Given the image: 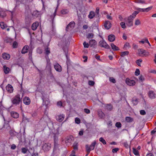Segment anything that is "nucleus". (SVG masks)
Wrapping results in <instances>:
<instances>
[{
	"mask_svg": "<svg viewBox=\"0 0 156 156\" xmlns=\"http://www.w3.org/2000/svg\"><path fill=\"white\" fill-rule=\"evenodd\" d=\"M20 96V95L18 94L12 98L11 100L12 103L16 105L19 104L20 102L21 101Z\"/></svg>",
	"mask_w": 156,
	"mask_h": 156,
	"instance_id": "nucleus-1",
	"label": "nucleus"
},
{
	"mask_svg": "<svg viewBox=\"0 0 156 156\" xmlns=\"http://www.w3.org/2000/svg\"><path fill=\"white\" fill-rule=\"evenodd\" d=\"M138 54L141 57L145 56H147L150 55V53L149 52L146 51L145 50L143 49H139L138 51Z\"/></svg>",
	"mask_w": 156,
	"mask_h": 156,
	"instance_id": "nucleus-2",
	"label": "nucleus"
},
{
	"mask_svg": "<svg viewBox=\"0 0 156 156\" xmlns=\"http://www.w3.org/2000/svg\"><path fill=\"white\" fill-rule=\"evenodd\" d=\"M96 144V141H94L91 144L90 146H89L87 145H86V151L88 154L90 153L91 151L92 150L94 149L95 146Z\"/></svg>",
	"mask_w": 156,
	"mask_h": 156,
	"instance_id": "nucleus-3",
	"label": "nucleus"
},
{
	"mask_svg": "<svg viewBox=\"0 0 156 156\" xmlns=\"http://www.w3.org/2000/svg\"><path fill=\"white\" fill-rule=\"evenodd\" d=\"M51 144L49 143H46L43 144L42 146V149L44 152H47L51 149Z\"/></svg>",
	"mask_w": 156,
	"mask_h": 156,
	"instance_id": "nucleus-4",
	"label": "nucleus"
},
{
	"mask_svg": "<svg viewBox=\"0 0 156 156\" xmlns=\"http://www.w3.org/2000/svg\"><path fill=\"white\" fill-rule=\"evenodd\" d=\"M126 82L128 85L130 86H134L136 83L135 80H130L128 78L126 79Z\"/></svg>",
	"mask_w": 156,
	"mask_h": 156,
	"instance_id": "nucleus-5",
	"label": "nucleus"
},
{
	"mask_svg": "<svg viewBox=\"0 0 156 156\" xmlns=\"http://www.w3.org/2000/svg\"><path fill=\"white\" fill-rule=\"evenodd\" d=\"M99 45L100 47L106 48H109V46L104 41H100L99 43Z\"/></svg>",
	"mask_w": 156,
	"mask_h": 156,
	"instance_id": "nucleus-6",
	"label": "nucleus"
},
{
	"mask_svg": "<svg viewBox=\"0 0 156 156\" xmlns=\"http://www.w3.org/2000/svg\"><path fill=\"white\" fill-rule=\"evenodd\" d=\"M134 19V17H132V16H130L128 17L126 23L127 25L129 27L132 26L133 25V21Z\"/></svg>",
	"mask_w": 156,
	"mask_h": 156,
	"instance_id": "nucleus-7",
	"label": "nucleus"
},
{
	"mask_svg": "<svg viewBox=\"0 0 156 156\" xmlns=\"http://www.w3.org/2000/svg\"><path fill=\"white\" fill-rule=\"evenodd\" d=\"M112 26V24L108 20L106 21L104 24V27L107 30L109 29Z\"/></svg>",
	"mask_w": 156,
	"mask_h": 156,
	"instance_id": "nucleus-8",
	"label": "nucleus"
},
{
	"mask_svg": "<svg viewBox=\"0 0 156 156\" xmlns=\"http://www.w3.org/2000/svg\"><path fill=\"white\" fill-rule=\"evenodd\" d=\"M73 140V137L72 136H67L65 139V143L66 144L70 143Z\"/></svg>",
	"mask_w": 156,
	"mask_h": 156,
	"instance_id": "nucleus-9",
	"label": "nucleus"
},
{
	"mask_svg": "<svg viewBox=\"0 0 156 156\" xmlns=\"http://www.w3.org/2000/svg\"><path fill=\"white\" fill-rule=\"evenodd\" d=\"M6 90L9 93H12L13 92V89L12 86L10 84H9L6 87Z\"/></svg>",
	"mask_w": 156,
	"mask_h": 156,
	"instance_id": "nucleus-10",
	"label": "nucleus"
},
{
	"mask_svg": "<svg viewBox=\"0 0 156 156\" xmlns=\"http://www.w3.org/2000/svg\"><path fill=\"white\" fill-rule=\"evenodd\" d=\"M54 67L56 70L58 72H60L62 70V68L61 66L58 63L54 65Z\"/></svg>",
	"mask_w": 156,
	"mask_h": 156,
	"instance_id": "nucleus-11",
	"label": "nucleus"
},
{
	"mask_svg": "<svg viewBox=\"0 0 156 156\" xmlns=\"http://www.w3.org/2000/svg\"><path fill=\"white\" fill-rule=\"evenodd\" d=\"M65 115L63 114L59 115L56 116V119L59 122L62 121L64 119Z\"/></svg>",
	"mask_w": 156,
	"mask_h": 156,
	"instance_id": "nucleus-12",
	"label": "nucleus"
},
{
	"mask_svg": "<svg viewBox=\"0 0 156 156\" xmlns=\"http://www.w3.org/2000/svg\"><path fill=\"white\" fill-rule=\"evenodd\" d=\"M89 43L91 47H94L97 44V42L94 39L90 40L89 41Z\"/></svg>",
	"mask_w": 156,
	"mask_h": 156,
	"instance_id": "nucleus-13",
	"label": "nucleus"
},
{
	"mask_svg": "<svg viewBox=\"0 0 156 156\" xmlns=\"http://www.w3.org/2000/svg\"><path fill=\"white\" fill-rule=\"evenodd\" d=\"M24 103L26 105H29L30 104V98L27 97H25L23 100Z\"/></svg>",
	"mask_w": 156,
	"mask_h": 156,
	"instance_id": "nucleus-14",
	"label": "nucleus"
},
{
	"mask_svg": "<svg viewBox=\"0 0 156 156\" xmlns=\"http://www.w3.org/2000/svg\"><path fill=\"white\" fill-rule=\"evenodd\" d=\"M39 23L37 22H36L34 23L31 26L32 29L34 30H36L37 27L38 26Z\"/></svg>",
	"mask_w": 156,
	"mask_h": 156,
	"instance_id": "nucleus-15",
	"label": "nucleus"
},
{
	"mask_svg": "<svg viewBox=\"0 0 156 156\" xmlns=\"http://www.w3.org/2000/svg\"><path fill=\"white\" fill-rule=\"evenodd\" d=\"M108 41L111 42L114 41L115 39V36L113 34H110L108 37Z\"/></svg>",
	"mask_w": 156,
	"mask_h": 156,
	"instance_id": "nucleus-16",
	"label": "nucleus"
},
{
	"mask_svg": "<svg viewBox=\"0 0 156 156\" xmlns=\"http://www.w3.org/2000/svg\"><path fill=\"white\" fill-rule=\"evenodd\" d=\"M2 57L4 59L8 60L10 58V55L9 54L4 53L2 54Z\"/></svg>",
	"mask_w": 156,
	"mask_h": 156,
	"instance_id": "nucleus-17",
	"label": "nucleus"
},
{
	"mask_svg": "<svg viewBox=\"0 0 156 156\" xmlns=\"http://www.w3.org/2000/svg\"><path fill=\"white\" fill-rule=\"evenodd\" d=\"M149 97L151 98L154 99L155 98V94L153 91H150L148 93Z\"/></svg>",
	"mask_w": 156,
	"mask_h": 156,
	"instance_id": "nucleus-18",
	"label": "nucleus"
},
{
	"mask_svg": "<svg viewBox=\"0 0 156 156\" xmlns=\"http://www.w3.org/2000/svg\"><path fill=\"white\" fill-rule=\"evenodd\" d=\"M75 24V23L74 22H70L67 26L66 30V31H68V29L69 28V27L70 28H72L74 27Z\"/></svg>",
	"mask_w": 156,
	"mask_h": 156,
	"instance_id": "nucleus-19",
	"label": "nucleus"
},
{
	"mask_svg": "<svg viewBox=\"0 0 156 156\" xmlns=\"http://www.w3.org/2000/svg\"><path fill=\"white\" fill-rule=\"evenodd\" d=\"M29 47L28 46H24L22 49L21 53L24 54L28 51Z\"/></svg>",
	"mask_w": 156,
	"mask_h": 156,
	"instance_id": "nucleus-20",
	"label": "nucleus"
},
{
	"mask_svg": "<svg viewBox=\"0 0 156 156\" xmlns=\"http://www.w3.org/2000/svg\"><path fill=\"white\" fill-rule=\"evenodd\" d=\"M11 114L12 117L14 118H17L19 117V114L17 113L14 112H11Z\"/></svg>",
	"mask_w": 156,
	"mask_h": 156,
	"instance_id": "nucleus-21",
	"label": "nucleus"
},
{
	"mask_svg": "<svg viewBox=\"0 0 156 156\" xmlns=\"http://www.w3.org/2000/svg\"><path fill=\"white\" fill-rule=\"evenodd\" d=\"M4 110L5 108L2 105V102H0V114L2 116H3V113Z\"/></svg>",
	"mask_w": 156,
	"mask_h": 156,
	"instance_id": "nucleus-22",
	"label": "nucleus"
},
{
	"mask_svg": "<svg viewBox=\"0 0 156 156\" xmlns=\"http://www.w3.org/2000/svg\"><path fill=\"white\" fill-rule=\"evenodd\" d=\"M41 12H40L38 11L37 10L34 11L32 13V15L36 17H38L40 15Z\"/></svg>",
	"mask_w": 156,
	"mask_h": 156,
	"instance_id": "nucleus-23",
	"label": "nucleus"
},
{
	"mask_svg": "<svg viewBox=\"0 0 156 156\" xmlns=\"http://www.w3.org/2000/svg\"><path fill=\"white\" fill-rule=\"evenodd\" d=\"M111 46L112 49L114 51H118L119 50V48L115 44H114L113 43H111Z\"/></svg>",
	"mask_w": 156,
	"mask_h": 156,
	"instance_id": "nucleus-24",
	"label": "nucleus"
},
{
	"mask_svg": "<svg viewBox=\"0 0 156 156\" xmlns=\"http://www.w3.org/2000/svg\"><path fill=\"white\" fill-rule=\"evenodd\" d=\"M125 119L126 122H131L133 121V118L130 117H126Z\"/></svg>",
	"mask_w": 156,
	"mask_h": 156,
	"instance_id": "nucleus-25",
	"label": "nucleus"
},
{
	"mask_svg": "<svg viewBox=\"0 0 156 156\" xmlns=\"http://www.w3.org/2000/svg\"><path fill=\"white\" fill-rule=\"evenodd\" d=\"M4 72L5 74L8 73L10 71V69L9 68L6 67L5 66H3Z\"/></svg>",
	"mask_w": 156,
	"mask_h": 156,
	"instance_id": "nucleus-26",
	"label": "nucleus"
},
{
	"mask_svg": "<svg viewBox=\"0 0 156 156\" xmlns=\"http://www.w3.org/2000/svg\"><path fill=\"white\" fill-rule=\"evenodd\" d=\"M94 34L92 33H88L87 35V37L88 39H91L93 38Z\"/></svg>",
	"mask_w": 156,
	"mask_h": 156,
	"instance_id": "nucleus-27",
	"label": "nucleus"
},
{
	"mask_svg": "<svg viewBox=\"0 0 156 156\" xmlns=\"http://www.w3.org/2000/svg\"><path fill=\"white\" fill-rule=\"evenodd\" d=\"M61 12L62 14L63 15L66 14L69 12V10L67 9H63L61 11Z\"/></svg>",
	"mask_w": 156,
	"mask_h": 156,
	"instance_id": "nucleus-28",
	"label": "nucleus"
},
{
	"mask_svg": "<svg viewBox=\"0 0 156 156\" xmlns=\"http://www.w3.org/2000/svg\"><path fill=\"white\" fill-rule=\"evenodd\" d=\"M45 54L47 55H48L50 54V49L49 48L47 47L45 48Z\"/></svg>",
	"mask_w": 156,
	"mask_h": 156,
	"instance_id": "nucleus-29",
	"label": "nucleus"
},
{
	"mask_svg": "<svg viewBox=\"0 0 156 156\" xmlns=\"http://www.w3.org/2000/svg\"><path fill=\"white\" fill-rule=\"evenodd\" d=\"M6 14L4 11L1 10L0 11V16L2 18L5 17Z\"/></svg>",
	"mask_w": 156,
	"mask_h": 156,
	"instance_id": "nucleus-30",
	"label": "nucleus"
},
{
	"mask_svg": "<svg viewBox=\"0 0 156 156\" xmlns=\"http://www.w3.org/2000/svg\"><path fill=\"white\" fill-rule=\"evenodd\" d=\"M95 16L94 13L93 12H90L88 15V17L90 19H92Z\"/></svg>",
	"mask_w": 156,
	"mask_h": 156,
	"instance_id": "nucleus-31",
	"label": "nucleus"
},
{
	"mask_svg": "<svg viewBox=\"0 0 156 156\" xmlns=\"http://www.w3.org/2000/svg\"><path fill=\"white\" fill-rule=\"evenodd\" d=\"M4 41L6 43H10L12 41V40L9 37H6Z\"/></svg>",
	"mask_w": 156,
	"mask_h": 156,
	"instance_id": "nucleus-32",
	"label": "nucleus"
},
{
	"mask_svg": "<svg viewBox=\"0 0 156 156\" xmlns=\"http://www.w3.org/2000/svg\"><path fill=\"white\" fill-rule=\"evenodd\" d=\"M0 26L2 29H4L6 27V25L3 22L0 23Z\"/></svg>",
	"mask_w": 156,
	"mask_h": 156,
	"instance_id": "nucleus-33",
	"label": "nucleus"
},
{
	"mask_svg": "<svg viewBox=\"0 0 156 156\" xmlns=\"http://www.w3.org/2000/svg\"><path fill=\"white\" fill-rule=\"evenodd\" d=\"M46 61H47V66H49L50 67L51 63L50 62V59L48 58V56H47V57H46Z\"/></svg>",
	"mask_w": 156,
	"mask_h": 156,
	"instance_id": "nucleus-34",
	"label": "nucleus"
},
{
	"mask_svg": "<svg viewBox=\"0 0 156 156\" xmlns=\"http://www.w3.org/2000/svg\"><path fill=\"white\" fill-rule=\"evenodd\" d=\"M141 24V22L139 20L136 19L135 20V24L136 26H138L140 25Z\"/></svg>",
	"mask_w": 156,
	"mask_h": 156,
	"instance_id": "nucleus-35",
	"label": "nucleus"
},
{
	"mask_svg": "<svg viewBox=\"0 0 156 156\" xmlns=\"http://www.w3.org/2000/svg\"><path fill=\"white\" fill-rule=\"evenodd\" d=\"M142 60L141 59H139L137 60L136 61V63L137 64L140 66H141V63L142 62Z\"/></svg>",
	"mask_w": 156,
	"mask_h": 156,
	"instance_id": "nucleus-36",
	"label": "nucleus"
},
{
	"mask_svg": "<svg viewBox=\"0 0 156 156\" xmlns=\"http://www.w3.org/2000/svg\"><path fill=\"white\" fill-rule=\"evenodd\" d=\"M73 147L74 150H77L78 143L76 142H74L73 144Z\"/></svg>",
	"mask_w": 156,
	"mask_h": 156,
	"instance_id": "nucleus-37",
	"label": "nucleus"
},
{
	"mask_svg": "<svg viewBox=\"0 0 156 156\" xmlns=\"http://www.w3.org/2000/svg\"><path fill=\"white\" fill-rule=\"evenodd\" d=\"M139 13V12H138L137 10L134 11L132 15L130 16H132V17H134V18H135L136 15Z\"/></svg>",
	"mask_w": 156,
	"mask_h": 156,
	"instance_id": "nucleus-38",
	"label": "nucleus"
},
{
	"mask_svg": "<svg viewBox=\"0 0 156 156\" xmlns=\"http://www.w3.org/2000/svg\"><path fill=\"white\" fill-rule=\"evenodd\" d=\"M133 153L134 154L136 155H137L139 154V152L136 149L133 148Z\"/></svg>",
	"mask_w": 156,
	"mask_h": 156,
	"instance_id": "nucleus-39",
	"label": "nucleus"
},
{
	"mask_svg": "<svg viewBox=\"0 0 156 156\" xmlns=\"http://www.w3.org/2000/svg\"><path fill=\"white\" fill-rule=\"evenodd\" d=\"M98 115L100 117L102 118L104 115V114L102 111H100L98 112Z\"/></svg>",
	"mask_w": 156,
	"mask_h": 156,
	"instance_id": "nucleus-40",
	"label": "nucleus"
},
{
	"mask_svg": "<svg viewBox=\"0 0 156 156\" xmlns=\"http://www.w3.org/2000/svg\"><path fill=\"white\" fill-rule=\"evenodd\" d=\"M99 140L100 142H101L104 144H106V141L102 137L100 138L99 139Z\"/></svg>",
	"mask_w": 156,
	"mask_h": 156,
	"instance_id": "nucleus-41",
	"label": "nucleus"
},
{
	"mask_svg": "<svg viewBox=\"0 0 156 156\" xmlns=\"http://www.w3.org/2000/svg\"><path fill=\"white\" fill-rule=\"evenodd\" d=\"M129 53V52L128 51L122 52L121 53V56L122 57L124 56L125 55L128 54Z\"/></svg>",
	"mask_w": 156,
	"mask_h": 156,
	"instance_id": "nucleus-42",
	"label": "nucleus"
},
{
	"mask_svg": "<svg viewBox=\"0 0 156 156\" xmlns=\"http://www.w3.org/2000/svg\"><path fill=\"white\" fill-rule=\"evenodd\" d=\"M106 108L108 110H111L112 108V106L110 105H108L106 106Z\"/></svg>",
	"mask_w": 156,
	"mask_h": 156,
	"instance_id": "nucleus-43",
	"label": "nucleus"
},
{
	"mask_svg": "<svg viewBox=\"0 0 156 156\" xmlns=\"http://www.w3.org/2000/svg\"><path fill=\"white\" fill-rule=\"evenodd\" d=\"M84 47L85 48H88L89 47V44L88 43H87L86 41H84L83 43Z\"/></svg>",
	"mask_w": 156,
	"mask_h": 156,
	"instance_id": "nucleus-44",
	"label": "nucleus"
},
{
	"mask_svg": "<svg viewBox=\"0 0 156 156\" xmlns=\"http://www.w3.org/2000/svg\"><path fill=\"white\" fill-rule=\"evenodd\" d=\"M75 122L76 123L79 124L80 122V119L79 118L76 117L75 119Z\"/></svg>",
	"mask_w": 156,
	"mask_h": 156,
	"instance_id": "nucleus-45",
	"label": "nucleus"
},
{
	"mask_svg": "<svg viewBox=\"0 0 156 156\" xmlns=\"http://www.w3.org/2000/svg\"><path fill=\"white\" fill-rule=\"evenodd\" d=\"M116 126L118 128H120L121 127L122 125L119 122H117L115 124Z\"/></svg>",
	"mask_w": 156,
	"mask_h": 156,
	"instance_id": "nucleus-46",
	"label": "nucleus"
},
{
	"mask_svg": "<svg viewBox=\"0 0 156 156\" xmlns=\"http://www.w3.org/2000/svg\"><path fill=\"white\" fill-rule=\"evenodd\" d=\"M21 149L22 152L23 154L26 153L27 151V149L25 148H22Z\"/></svg>",
	"mask_w": 156,
	"mask_h": 156,
	"instance_id": "nucleus-47",
	"label": "nucleus"
},
{
	"mask_svg": "<svg viewBox=\"0 0 156 156\" xmlns=\"http://www.w3.org/2000/svg\"><path fill=\"white\" fill-rule=\"evenodd\" d=\"M29 59L32 60V52L31 51H30L28 54Z\"/></svg>",
	"mask_w": 156,
	"mask_h": 156,
	"instance_id": "nucleus-48",
	"label": "nucleus"
},
{
	"mask_svg": "<svg viewBox=\"0 0 156 156\" xmlns=\"http://www.w3.org/2000/svg\"><path fill=\"white\" fill-rule=\"evenodd\" d=\"M140 74V70L138 69H136L135 72V75L136 76H138Z\"/></svg>",
	"mask_w": 156,
	"mask_h": 156,
	"instance_id": "nucleus-49",
	"label": "nucleus"
},
{
	"mask_svg": "<svg viewBox=\"0 0 156 156\" xmlns=\"http://www.w3.org/2000/svg\"><path fill=\"white\" fill-rule=\"evenodd\" d=\"M18 46V44L16 41H14L12 47L13 48H16Z\"/></svg>",
	"mask_w": 156,
	"mask_h": 156,
	"instance_id": "nucleus-50",
	"label": "nucleus"
},
{
	"mask_svg": "<svg viewBox=\"0 0 156 156\" xmlns=\"http://www.w3.org/2000/svg\"><path fill=\"white\" fill-rule=\"evenodd\" d=\"M119 150L118 148H115L112 149V152L113 153H116Z\"/></svg>",
	"mask_w": 156,
	"mask_h": 156,
	"instance_id": "nucleus-51",
	"label": "nucleus"
},
{
	"mask_svg": "<svg viewBox=\"0 0 156 156\" xmlns=\"http://www.w3.org/2000/svg\"><path fill=\"white\" fill-rule=\"evenodd\" d=\"M140 113L141 115H144L146 114V113L145 111L143 110H141L140 111Z\"/></svg>",
	"mask_w": 156,
	"mask_h": 156,
	"instance_id": "nucleus-52",
	"label": "nucleus"
},
{
	"mask_svg": "<svg viewBox=\"0 0 156 156\" xmlns=\"http://www.w3.org/2000/svg\"><path fill=\"white\" fill-rule=\"evenodd\" d=\"M121 26L123 28H126V26L125 23L124 22H121L120 23Z\"/></svg>",
	"mask_w": 156,
	"mask_h": 156,
	"instance_id": "nucleus-53",
	"label": "nucleus"
},
{
	"mask_svg": "<svg viewBox=\"0 0 156 156\" xmlns=\"http://www.w3.org/2000/svg\"><path fill=\"white\" fill-rule=\"evenodd\" d=\"M139 79L142 82L144 81V77L142 75H140V76L139 77Z\"/></svg>",
	"mask_w": 156,
	"mask_h": 156,
	"instance_id": "nucleus-54",
	"label": "nucleus"
},
{
	"mask_svg": "<svg viewBox=\"0 0 156 156\" xmlns=\"http://www.w3.org/2000/svg\"><path fill=\"white\" fill-rule=\"evenodd\" d=\"M110 81L113 83H115V80L113 77H110L109 78Z\"/></svg>",
	"mask_w": 156,
	"mask_h": 156,
	"instance_id": "nucleus-55",
	"label": "nucleus"
},
{
	"mask_svg": "<svg viewBox=\"0 0 156 156\" xmlns=\"http://www.w3.org/2000/svg\"><path fill=\"white\" fill-rule=\"evenodd\" d=\"M84 112L85 113L87 114H89L90 112V110L87 108H85L84 109Z\"/></svg>",
	"mask_w": 156,
	"mask_h": 156,
	"instance_id": "nucleus-56",
	"label": "nucleus"
},
{
	"mask_svg": "<svg viewBox=\"0 0 156 156\" xmlns=\"http://www.w3.org/2000/svg\"><path fill=\"white\" fill-rule=\"evenodd\" d=\"M88 83L90 85L93 86L94 85V83L93 81L90 80L88 81Z\"/></svg>",
	"mask_w": 156,
	"mask_h": 156,
	"instance_id": "nucleus-57",
	"label": "nucleus"
},
{
	"mask_svg": "<svg viewBox=\"0 0 156 156\" xmlns=\"http://www.w3.org/2000/svg\"><path fill=\"white\" fill-rule=\"evenodd\" d=\"M136 9L137 10L138 12H143V9L136 8Z\"/></svg>",
	"mask_w": 156,
	"mask_h": 156,
	"instance_id": "nucleus-58",
	"label": "nucleus"
},
{
	"mask_svg": "<svg viewBox=\"0 0 156 156\" xmlns=\"http://www.w3.org/2000/svg\"><path fill=\"white\" fill-rule=\"evenodd\" d=\"M57 105L58 106H62V103L61 101H58L57 102Z\"/></svg>",
	"mask_w": 156,
	"mask_h": 156,
	"instance_id": "nucleus-59",
	"label": "nucleus"
},
{
	"mask_svg": "<svg viewBox=\"0 0 156 156\" xmlns=\"http://www.w3.org/2000/svg\"><path fill=\"white\" fill-rule=\"evenodd\" d=\"M107 18L108 20H112V17L109 15H107Z\"/></svg>",
	"mask_w": 156,
	"mask_h": 156,
	"instance_id": "nucleus-60",
	"label": "nucleus"
},
{
	"mask_svg": "<svg viewBox=\"0 0 156 156\" xmlns=\"http://www.w3.org/2000/svg\"><path fill=\"white\" fill-rule=\"evenodd\" d=\"M137 2L141 3H145V2L143 0H137Z\"/></svg>",
	"mask_w": 156,
	"mask_h": 156,
	"instance_id": "nucleus-61",
	"label": "nucleus"
},
{
	"mask_svg": "<svg viewBox=\"0 0 156 156\" xmlns=\"http://www.w3.org/2000/svg\"><path fill=\"white\" fill-rule=\"evenodd\" d=\"M156 132V128H155L154 130L151 132V134H153Z\"/></svg>",
	"mask_w": 156,
	"mask_h": 156,
	"instance_id": "nucleus-62",
	"label": "nucleus"
},
{
	"mask_svg": "<svg viewBox=\"0 0 156 156\" xmlns=\"http://www.w3.org/2000/svg\"><path fill=\"white\" fill-rule=\"evenodd\" d=\"M152 8V6H150L146 8L147 12L150 10Z\"/></svg>",
	"mask_w": 156,
	"mask_h": 156,
	"instance_id": "nucleus-63",
	"label": "nucleus"
},
{
	"mask_svg": "<svg viewBox=\"0 0 156 156\" xmlns=\"http://www.w3.org/2000/svg\"><path fill=\"white\" fill-rule=\"evenodd\" d=\"M38 154L37 153L34 152L32 155V156H38Z\"/></svg>",
	"mask_w": 156,
	"mask_h": 156,
	"instance_id": "nucleus-64",
	"label": "nucleus"
}]
</instances>
